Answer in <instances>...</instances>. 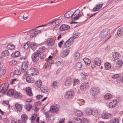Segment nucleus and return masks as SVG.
<instances>
[{
    "label": "nucleus",
    "mask_w": 123,
    "mask_h": 123,
    "mask_svg": "<svg viewBox=\"0 0 123 123\" xmlns=\"http://www.w3.org/2000/svg\"><path fill=\"white\" fill-rule=\"evenodd\" d=\"M22 96V94L18 92H15L14 94V96L15 98H20Z\"/></svg>",
    "instance_id": "22"
},
{
    "label": "nucleus",
    "mask_w": 123,
    "mask_h": 123,
    "mask_svg": "<svg viewBox=\"0 0 123 123\" xmlns=\"http://www.w3.org/2000/svg\"><path fill=\"white\" fill-rule=\"evenodd\" d=\"M39 53L38 52L36 51L33 53L31 56L32 61L34 62L38 61L39 58Z\"/></svg>",
    "instance_id": "3"
},
{
    "label": "nucleus",
    "mask_w": 123,
    "mask_h": 123,
    "mask_svg": "<svg viewBox=\"0 0 123 123\" xmlns=\"http://www.w3.org/2000/svg\"><path fill=\"white\" fill-rule=\"evenodd\" d=\"M77 15L75 13V12H74L71 15V18H72V20H75V18L76 17H77Z\"/></svg>",
    "instance_id": "39"
},
{
    "label": "nucleus",
    "mask_w": 123,
    "mask_h": 123,
    "mask_svg": "<svg viewBox=\"0 0 123 123\" xmlns=\"http://www.w3.org/2000/svg\"><path fill=\"white\" fill-rule=\"evenodd\" d=\"M80 55V53L79 52H77L76 53L75 55V59H77L79 57Z\"/></svg>",
    "instance_id": "57"
},
{
    "label": "nucleus",
    "mask_w": 123,
    "mask_h": 123,
    "mask_svg": "<svg viewBox=\"0 0 123 123\" xmlns=\"http://www.w3.org/2000/svg\"><path fill=\"white\" fill-rule=\"evenodd\" d=\"M76 115L80 117L82 115V113L81 111H76Z\"/></svg>",
    "instance_id": "49"
},
{
    "label": "nucleus",
    "mask_w": 123,
    "mask_h": 123,
    "mask_svg": "<svg viewBox=\"0 0 123 123\" xmlns=\"http://www.w3.org/2000/svg\"><path fill=\"white\" fill-rule=\"evenodd\" d=\"M123 62L122 60H119L117 62L116 64V66L118 68L120 67L122 65Z\"/></svg>",
    "instance_id": "35"
},
{
    "label": "nucleus",
    "mask_w": 123,
    "mask_h": 123,
    "mask_svg": "<svg viewBox=\"0 0 123 123\" xmlns=\"http://www.w3.org/2000/svg\"><path fill=\"white\" fill-rule=\"evenodd\" d=\"M117 103L116 100H113L109 103V106L111 108H113L115 106Z\"/></svg>",
    "instance_id": "13"
},
{
    "label": "nucleus",
    "mask_w": 123,
    "mask_h": 123,
    "mask_svg": "<svg viewBox=\"0 0 123 123\" xmlns=\"http://www.w3.org/2000/svg\"><path fill=\"white\" fill-rule=\"evenodd\" d=\"M82 74L84 76L83 77L84 78L83 79L85 80L87 79V75L88 74L86 73H85V72H82Z\"/></svg>",
    "instance_id": "53"
},
{
    "label": "nucleus",
    "mask_w": 123,
    "mask_h": 123,
    "mask_svg": "<svg viewBox=\"0 0 123 123\" xmlns=\"http://www.w3.org/2000/svg\"><path fill=\"white\" fill-rule=\"evenodd\" d=\"M58 110V109L57 107L55 106H52L50 109V112L52 113L55 112Z\"/></svg>",
    "instance_id": "18"
},
{
    "label": "nucleus",
    "mask_w": 123,
    "mask_h": 123,
    "mask_svg": "<svg viewBox=\"0 0 123 123\" xmlns=\"http://www.w3.org/2000/svg\"><path fill=\"white\" fill-rule=\"evenodd\" d=\"M64 41L63 40H62L60 42L58 43V46L60 48H61L62 45V44L63 43Z\"/></svg>",
    "instance_id": "60"
},
{
    "label": "nucleus",
    "mask_w": 123,
    "mask_h": 123,
    "mask_svg": "<svg viewBox=\"0 0 123 123\" xmlns=\"http://www.w3.org/2000/svg\"><path fill=\"white\" fill-rule=\"evenodd\" d=\"M53 63V62L51 60H49V61H47L45 64L44 66V68H47L48 70L50 69L51 67V65Z\"/></svg>",
    "instance_id": "7"
},
{
    "label": "nucleus",
    "mask_w": 123,
    "mask_h": 123,
    "mask_svg": "<svg viewBox=\"0 0 123 123\" xmlns=\"http://www.w3.org/2000/svg\"><path fill=\"white\" fill-rule=\"evenodd\" d=\"M8 87V84L7 83L2 84L0 87V93L4 94L7 90Z\"/></svg>",
    "instance_id": "1"
},
{
    "label": "nucleus",
    "mask_w": 123,
    "mask_h": 123,
    "mask_svg": "<svg viewBox=\"0 0 123 123\" xmlns=\"http://www.w3.org/2000/svg\"><path fill=\"white\" fill-rule=\"evenodd\" d=\"M74 39L72 37L67 40L64 43L63 47L64 48L69 47L73 43Z\"/></svg>",
    "instance_id": "2"
},
{
    "label": "nucleus",
    "mask_w": 123,
    "mask_h": 123,
    "mask_svg": "<svg viewBox=\"0 0 123 123\" xmlns=\"http://www.w3.org/2000/svg\"><path fill=\"white\" fill-rule=\"evenodd\" d=\"M3 105L8 106L9 108L10 107V105L8 101L7 100L4 101L2 103Z\"/></svg>",
    "instance_id": "46"
},
{
    "label": "nucleus",
    "mask_w": 123,
    "mask_h": 123,
    "mask_svg": "<svg viewBox=\"0 0 123 123\" xmlns=\"http://www.w3.org/2000/svg\"><path fill=\"white\" fill-rule=\"evenodd\" d=\"M83 61L86 65L88 66L90 65L91 61L89 59L86 58H84L83 59Z\"/></svg>",
    "instance_id": "26"
},
{
    "label": "nucleus",
    "mask_w": 123,
    "mask_h": 123,
    "mask_svg": "<svg viewBox=\"0 0 123 123\" xmlns=\"http://www.w3.org/2000/svg\"><path fill=\"white\" fill-rule=\"evenodd\" d=\"M82 64L81 62H78L76 63L75 66V68L77 70H80L81 68Z\"/></svg>",
    "instance_id": "16"
},
{
    "label": "nucleus",
    "mask_w": 123,
    "mask_h": 123,
    "mask_svg": "<svg viewBox=\"0 0 123 123\" xmlns=\"http://www.w3.org/2000/svg\"><path fill=\"white\" fill-rule=\"evenodd\" d=\"M95 63V65L97 66L100 65L101 63L100 59L98 58H96L94 60Z\"/></svg>",
    "instance_id": "20"
},
{
    "label": "nucleus",
    "mask_w": 123,
    "mask_h": 123,
    "mask_svg": "<svg viewBox=\"0 0 123 123\" xmlns=\"http://www.w3.org/2000/svg\"><path fill=\"white\" fill-rule=\"evenodd\" d=\"M14 92V91L12 89H10L7 92V95L9 96H12Z\"/></svg>",
    "instance_id": "32"
},
{
    "label": "nucleus",
    "mask_w": 123,
    "mask_h": 123,
    "mask_svg": "<svg viewBox=\"0 0 123 123\" xmlns=\"http://www.w3.org/2000/svg\"><path fill=\"white\" fill-rule=\"evenodd\" d=\"M26 90L27 93L29 96H31L33 95L30 88L28 87V88H27Z\"/></svg>",
    "instance_id": "29"
},
{
    "label": "nucleus",
    "mask_w": 123,
    "mask_h": 123,
    "mask_svg": "<svg viewBox=\"0 0 123 123\" xmlns=\"http://www.w3.org/2000/svg\"><path fill=\"white\" fill-rule=\"evenodd\" d=\"M73 120L75 123H82V120L79 118L74 117Z\"/></svg>",
    "instance_id": "25"
},
{
    "label": "nucleus",
    "mask_w": 123,
    "mask_h": 123,
    "mask_svg": "<svg viewBox=\"0 0 123 123\" xmlns=\"http://www.w3.org/2000/svg\"><path fill=\"white\" fill-rule=\"evenodd\" d=\"M40 88L41 91L43 92H45L48 91L47 87L45 86H43L42 87Z\"/></svg>",
    "instance_id": "33"
},
{
    "label": "nucleus",
    "mask_w": 123,
    "mask_h": 123,
    "mask_svg": "<svg viewBox=\"0 0 123 123\" xmlns=\"http://www.w3.org/2000/svg\"><path fill=\"white\" fill-rule=\"evenodd\" d=\"M112 95L110 93H107L104 96L105 99L109 100L111 99L112 97Z\"/></svg>",
    "instance_id": "24"
},
{
    "label": "nucleus",
    "mask_w": 123,
    "mask_h": 123,
    "mask_svg": "<svg viewBox=\"0 0 123 123\" xmlns=\"http://www.w3.org/2000/svg\"><path fill=\"white\" fill-rule=\"evenodd\" d=\"M30 46L31 49L33 51L36 49L37 48L36 45L33 43H30Z\"/></svg>",
    "instance_id": "34"
},
{
    "label": "nucleus",
    "mask_w": 123,
    "mask_h": 123,
    "mask_svg": "<svg viewBox=\"0 0 123 123\" xmlns=\"http://www.w3.org/2000/svg\"><path fill=\"white\" fill-rule=\"evenodd\" d=\"M55 19H54L52 20V21L49 22V23L52 24H53L54 23H55Z\"/></svg>",
    "instance_id": "63"
},
{
    "label": "nucleus",
    "mask_w": 123,
    "mask_h": 123,
    "mask_svg": "<svg viewBox=\"0 0 123 123\" xmlns=\"http://www.w3.org/2000/svg\"><path fill=\"white\" fill-rule=\"evenodd\" d=\"M117 34L119 36H123V28L121 27L118 29L117 31Z\"/></svg>",
    "instance_id": "15"
},
{
    "label": "nucleus",
    "mask_w": 123,
    "mask_h": 123,
    "mask_svg": "<svg viewBox=\"0 0 123 123\" xmlns=\"http://www.w3.org/2000/svg\"><path fill=\"white\" fill-rule=\"evenodd\" d=\"M45 50V47H41L39 48L38 50H37V52L39 53V54L41 53H42L44 52Z\"/></svg>",
    "instance_id": "36"
},
{
    "label": "nucleus",
    "mask_w": 123,
    "mask_h": 123,
    "mask_svg": "<svg viewBox=\"0 0 123 123\" xmlns=\"http://www.w3.org/2000/svg\"><path fill=\"white\" fill-rule=\"evenodd\" d=\"M74 94V93L73 91H68L66 92L65 97L66 98L71 99L73 97Z\"/></svg>",
    "instance_id": "6"
},
{
    "label": "nucleus",
    "mask_w": 123,
    "mask_h": 123,
    "mask_svg": "<svg viewBox=\"0 0 123 123\" xmlns=\"http://www.w3.org/2000/svg\"><path fill=\"white\" fill-rule=\"evenodd\" d=\"M111 123H118L119 120L117 118H116L111 120Z\"/></svg>",
    "instance_id": "44"
},
{
    "label": "nucleus",
    "mask_w": 123,
    "mask_h": 123,
    "mask_svg": "<svg viewBox=\"0 0 123 123\" xmlns=\"http://www.w3.org/2000/svg\"><path fill=\"white\" fill-rule=\"evenodd\" d=\"M92 111L90 109L87 108L86 109L85 112L87 115H89L92 114Z\"/></svg>",
    "instance_id": "28"
},
{
    "label": "nucleus",
    "mask_w": 123,
    "mask_h": 123,
    "mask_svg": "<svg viewBox=\"0 0 123 123\" xmlns=\"http://www.w3.org/2000/svg\"><path fill=\"white\" fill-rule=\"evenodd\" d=\"M42 81L41 80H39L36 82L35 84L38 87H40L42 85Z\"/></svg>",
    "instance_id": "38"
},
{
    "label": "nucleus",
    "mask_w": 123,
    "mask_h": 123,
    "mask_svg": "<svg viewBox=\"0 0 123 123\" xmlns=\"http://www.w3.org/2000/svg\"><path fill=\"white\" fill-rule=\"evenodd\" d=\"M79 34L78 33H75L72 37L74 39L78 37H79Z\"/></svg>",
    "instance_id": "59"
},
{
    "label": "nucleus",
    "mask_w": 123,
    "mask_h": 123,
    "mask_svg": "<svg viewBox=\"0 0 123 123\" xmlns=\"http://www.w3.org/2000/svg\"><path fill=\"white\" fill-rule=\"evenodd\" d=\"M15 106L17 111H21L22 106L21 105L17 103L15 104Z\"/></svg>",
    "instance_id": "21"
},
{
    "label": "nucleus",
    "mask_w": 123,
    "mask_h": 123,
    "mask_svg": "<svg viewBox=\"0 0 123 123\" xmlns=\"http://www.w3.org/2000/svg\"><path fill=\"white\" fill-rule=\"evenodd\" d=\"M92 114L95 117L97 116L98 114V111L96 109L92 110Z\"/></svg>",
    "instance_id": "41"
},
{
    "label": "nucleus",
    "mask_w": 123,
    "mask_h": 123,
    "mask_svg": "<svg viewBox=\"0 0 123 123\" xmlns=\"http://www.w3.org/2000/svg\"><path fill=\"white\" fill-rule=\"evenodd\" d=\"M89 84L87 82H84L81 84L80 88L82 90L87 89L89 87Z\"/></svg>",
    "instance_id": "10"
},
{
    "label": "nucleus",
    "mask_w": 123,
    "mask_h": 123,
    "mask_svg": "<svg viewBox=\"0 0 123 123\" xmlns=\"http://www.w3.org/2000/svg\"><path fill=\"white\" fill-rule=\"evenodd\" d=\"M99 10L98 5H96V6L93 9V11L94 12H96Z\"/></svg>",
    "instance_id": "55"
},
{
    "label": "nucleus",
    "mask_w": 123,
    "mask_h": 123,
    "mask_svg": "<svg viewBox=\"0 0 123 123\" xmlns=\"http://www.w3.org/2000/svg\"><path fill=\"white\" fill-rule=\"evenodd\" d=\"M11 63H12L13 65H14L16 64L17 62L15 60H13L12 61Z\"/></svg>",
    "instance_id": "64"
},
{
    "label": "nucleus",
    "mask_w": 123,
    "mask_h": 123,
    "mask_svg": "<svg viewBox=\"0 0 123 123\" xmlns=\"http://www.w3.org/2000/svg\"><path fill=\"white\" fill-rule=\"evenodd\" d=\"M72 12L71 11H69L66 12L64 15V17L65 18H71V13Z\"/></svg>",
    "instance_id": "27"
},
{
    "label": "nucleus",
    "mask_w": 123,
    "mask_h": 123,
    "mask_svg": "<svg viewBox=\"0 0 123 123\" xmlns=\"http://www.w3.org/2000/svg\"><path fill=\"white\" fill-rule=\"evenodd\" d=\"M43 96L42 95H39L36 96V98L37 99H39L42 98Z\"/></svg>",
    "instance_id": "61"
},
{
    "label": "nucleus",
    "mask_w": 123,
    "mask_h": 123,
    "mask_svg": "<svg viewBox=\"0 0 123 123\" xmlns=\"http://www.w3.org/2000/svg\"><path fill=\"white\" fill-rule=\"evenodd\" d=\"M28 62L27 61L25 62L22 66L21 71L22 72H24L27 69L28 66Z\"/></svg>",
    "instance_id": "8"
},
{
    "label": "nucleus",
    "mask_w": 123,
    "mask_h": 123,
    "mask_svg": "<svg viewBox=\"0 0 123 123\" xmlns=\"http://www.w3.org/2000/svg\"><path fill=\"white\" fill-rule=\"evenodd\" d=\"M83 123H88V121L86 118H85L83 119Z\"/></svg>",
    "instance_id": "62"
},
{
    "label": "nucleus",
    "mask_w": 123,
    "mask_h": 123,
    "mask_svg": "<svg viewBox=\"0 0 123 123\" xmlns=\"http://www.w3.org/2000/svg\"><path fill=\"white\" fill-rule=\"evenodd\" d=\"M72 80L70 78H66L65 81V85L66 86H70Z\"/></svg>",
    "instance_id": "14"
},
{
    "label": "nucleus",
    "mask_w": 123,
    "mask_h": 123,
    "mask_svg": "<svg viewBox=\"0 0 123 123\" xmlns=\"http://www.w3.org/2000/svg\"><path fill=\"white\" fill-rule=\"evenodd\" d=\"M1 55L3 56H7L9 55V52L8 50H5L2 52Z\"/></svg>",
    "instance_id": "40"
},
{
    "label": "nucleus",
    "mask_w": 123,
    "mask_h": 123,
    "mask_svg": "<svg viewBox=\"0 0 123 123\" xmlns=\"http://www.w3.org/2000/svg\"><path fill=\"white\" fill-rule=\"evenodd\" d=\"M70 28V26L65 24H63L61 26L59 29L61 31H65L68 30Z\"/></svg>",
    "instance_id": "12"
},
{
    "label": "nucleus",
    "mask_w": 123,
    "mask_h": 123,
    "mask_svg": "<svg viewBox=\"0 0 123 123\" xmlns=\"http://www.w3.org/2000/svg\"><path fill=\"white\" fill-rule=\"evenodd\" d=\"M120 76V74H115L112 76V78L114 79H116L118 78Z\"/></svg>",
    "instance_id": "51"
},
{
    "label": "nucleus",
    "mask_w": 123,
    "mask_h": 123,
    "mask_svg": "<svg viewBox=\"0 0 123 123\" xmlns=\"http://www.w3.org/2000/svg\"><path fill=\"white\" fill-rule=\"evenodd\" d=\"M112 117V115L111 114L107 112L104 113L102 115V117L103 119L110 118Z\"/></svg>",
    "instance_id": "11"
},
{
    "label": "nucleus",
    "mask_w": 123,
    "mask_h": 123,
    "mask_svg": "<svg viewBox=\"0 0 123 123\" xmlns=\"http://www.w3.org/2000/svg\"><path fill=\"white\" fill-rule=\"evenodd\" d=\"M69 51L68 49L65 50L63 52L61 55V57H64L66 56L69 54Z\"/></svg>",
    "instance_id": "23"
},
{
    "label": "nucleus",
    "mask_w": 123,
    "mask_h": 123,
    "mask_svg": "<svg viewBox=\"0 0 123 123\" xmlns=\"http://www.w3.org/2000/svg\"><path fill=\"white\" fill-rule=\"evenodd\" d=\"M55 43V40L52 38H48L46 41V43L48 46H53Z\"/></svg>",
    "instance_id": "5"
},
{
    "label": "nucleus",
    "mask_w": 123,
    "mask_h": 123,
    "mask_svg": "<svg viewBox=\"0 0 123 123\" xmlns=\"http://www.w3.org/2000/svg\"><path fill=\"white\" fill-rule=\"evenodd\" d=\"M29 43V42H27L24 45V47L25 49H28L29 46L28 43Z\"/></svg>",
    "instance_id": "50"
},
{
    "label": "nucleus",
    "mask_w": 123,
    "mask_h": 123,
    "mask_svg": "<svg viewBox=\"0 0 123 123\" xmlns=\"http://www.w3.org/2000/svg\"><path fill=\"white\" fill-rule=\"evenodd\" d=\"M37 116V114H33L32 116L31 117L30 119L31 120L32 122L35 121V118H36Z\"/></svg>",
    "instance_id": "45"
},
{
    "label": "nucleus",
    "mask_w": 123,
    "mask_h": 123,
    "mask_svg": "<svg viewBox=\"0 0 123 123\" xmlns=\"http://www.w3.org/2000/svg\"><path fill=\"white\" fill-rule=\"evenodd\" d=\"M14 73L16 75H19L20 74L21 72L19 70L17 69L14 71Z\"/></svg>",
    "instance_id": "52"
},
{
    "label": "nucleus",
    "mask_w": 123,
    "mask_h": 123,
    "mask_svg": "<svg viewBox=\"0 0 123 123\" xmlns=\"http://www.w3.org/2000/svg\"><path fill=\"white\" fill-rule=\"evenodd\" d=\"M6 71L4 69H2L0 70V76L4 75L6 73Z\"/></svg>",
    "instance_id": "47"
},
{
    "label": "nucleus",
    "mask_w": 123,
    "mask_h": 123,
    "mask_svg": "<svg viewBox=\"0 0 123 123\" xmlns=\"http://www.w3.org/2000/svg\"><path fill=\"white\" fill-rule=\"evenodd\" d=\"M52 87L54 88H55L56 86H58L57 85V82L56 81H54L52 83Z\"/></svg>",
    "instance_id": "56"
},
{
    "label": "nucleus",
    "mask_w": 123,
    "mask_h": 123,
    "mask_svg": "<svg viewBox=\"0 0 123 123\" xmlns=\"http://www.w3.org/2000/svg\"><path fill=\"white\" fill-rule=\"evenodd\" d=\"M39 55L40 56L39 57L41 59H43L45 58L46 57V55L43 53H40Z\"/></svg>",
    "instance_id": "54"
},
{
    "label": "nucleus",
    "mask_w": 123,
    "mask_h": 123,
    "mask_svg": "<svg viewBox=\"0 0 123 123\" xmlns=\"http://www.w3.org/2000/svg\"><path fill=\"white\" fill-rule=\"evenodd\" d=\"M27 117L26 114H23L21 115V119L22 121L23 122H26L27 120Z\"/></svg>",
    "instance_id": "19"
},
{
    "label": "nucleus",
    "mask_w": 123,
    "mask_h": 123,
    "mask_svg": "<svg viewBox=\"0 0 123 123\" xmlns=\"http://www.w3.org/2000/svg\"><path fill=\"white\" fill-rule=\"evenodd\" d=\"M25 109L28 111H30L32 107L31 105L29 104L27 105H26L25 106Z\"/></svg>",
    "instance_id": "31"
},
{
    "label": "nucleus",
    "mask_w": 123,
    "mask_h": 123,
    "mask_svg": "<svg viewBox=\"0 0 123 123\" xmlns=\"http://www.w3.org/2000/svg\"><path fill=\"white\" fill-rule=\"evenodd\" d=\"M84 15V14H83V13H82V14H79L78 15H77V17H76V18H75V20H78L79 18L81 17V16H83Z\"/></svg>",
    "instance_id": "58"
},
{
    "label": "nucleus",
    "mask_w": 123,
    "mask_h": 123,
    "mask_svg": "<svg viewBox=\"0 0 123 123\" xmlns=\"http://www.w3.org/2000/svg\"><path fill=\"white\" fill-rule=\"evenodd\" d=\"M99 92V88L98 87H94L92 88L91 93L93 96H95Z\"/></svg>",
    "instance_id": "9"
},
{
    "label": "nucleus",
    "mask_w": 123,
    "mask_h": 123,
    "mask_svg": "<svg viewBox=\"0 0 123 123\" xmlns=\"http://www.w3.org/2000/svg\"><path fill=\"white\" fill-rule=\"evenodd\" d=\"M33 29L31 30L30 31L31 32V31H32L33 32H34L33 33H31L30 35V37L31 38H33L34 37H35L36 35V32L35 31H34V30L33 31Z\"/></svg>",
    "instance_id": "43"
},
{
    "label": "nucleus",
    "mask_w": 123,
    "mask_h": 123,
    "mask_svg": "<svg viewBox=\"0 0 123 123\" xmlns=\"http://www.w3.org/2000/svg\"><path fill=\"white\" fill-rule=\"evenodd\" d=\"M105 69L106 70H109L111 67V65L110 64L108 63H106L105 64Z\"/></svg>",
    "instance_id": "37"
},
{
    "label": "nucleus",
    "mask_w": 123,
    "mask_h": 123,
    "mask_svg": "<svg viewBox=\"0 0 123 123\" xmlns=\"http://www.w3.org/2000/svg\"><path fill=\"white\" fill-rule=\"evenodd\" d=\"M112 55L115 60L118 59L120 55L119 54L116 52H112Z\"/></svg>",
    "instance_id": "17"
},
{
    "label": "nucleus",
    "mask_w": 123,
    "mask_h": 123,
    "mask_svg": "<svg viewBox=\"0 0 123 123\" xmlns=\"http://www.w3.org/2000/svg\"><path fill=\"white\" fill-rule=\"evenodd\" d=\"M20 54V52L19 51H17L11 55L12 57H15L18 56Z\"/></svg>",
    "instance_id": "30"
},
{
    "label": "nucleus",
    "mask_w": 123,
    "mask_h": 123,
    "mask_svg": "<svg viewBox=\"0 0 123 123\" xmlns=\"http://www.w3.org/2000/svg\"><path fill=\"white\" fill-rule=\"evenodd\" d=\"M7 48L8 50H12L15 47L13 45L9 44L7 46Z\"/></svg>",
    "instance_id": "42"
},
{
    "label": "nucleus",
    "mask_w": 123,
    "mask_h": 123,
    "mask_svg": "<svg viewBox=\"0 0 123 123\" xmlns=\"http://www.w3.org/2000/svg\"><path fill=\"white\" fill-rule=\"evenodd\" d=\"M110 32L109 30L107 29H105L101 31L100 34L102 38L105 37Z\"/></svg>",
    "instance_id": "4"
},
{
    "label": "nucleus",
    "mask_w": 123,
    "mask_h": 123,
    "mask_svg": "<svg viewBox=\"0 0 123 123\" xmlns=\"http://www.w3.org/2000/svg\"><path fill=\"white\" fill-rule=\"evenodd\" d=\"M31 77L30 76H26V81L28 83H32L31 82Z\"/></svg>",
    "instance_id": "48"
}]
</instances>
